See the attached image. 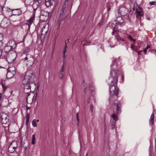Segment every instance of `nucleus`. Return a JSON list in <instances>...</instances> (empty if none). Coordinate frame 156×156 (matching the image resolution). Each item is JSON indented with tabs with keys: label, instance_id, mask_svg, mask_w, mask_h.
<instances>
[{
	"label": "nucleus",
	"instance_id": "obj_37",
	"mask_svg": "<svg viewBox=\"0 0 156 156\" xmlns=\"http://www.w3.org/2000/svg\"><path fill=\"white\" fill-rule=\"evenodd\" d=\"M134 45H133V44L131 45L130 47L131 49L133 51H136V50H135L134 48L133 47Z\"/></svg>",
	"mask_w": 156,
	"mask_h": 156
},
{
	"label": "nucleus",
	"instance_id": "obj_57",
	"mask_svg": "<svg viewBox=\"0 0 156 156\" xmlns=\"http://www.w3.org/2000/svg\"><path fill=\"white\" fill-rule=\"evenodd\" d=\"M87 155H88V154H87H87H86V156H87Z\"/></svg>",
	"mask_w": 156,
	"mask_h": 156
},
{
	"label": "nucleus",
	"instance_id": "obj_48",
	"mask_svg": "<svg viewBox=\"0 0 156 156\" xmlns=\"http://www.w3.org/2000/svg\"><path fill=\"white\" fill-rule=\"evenodd\" d=\"M150 48V46L149 45H147V47H146V48H146V49H147H147H148L149 48Z\"/></svg>",
	"mask_w": 156,
	"mask_h": 156
},
{
	"label": "nucleus",
	"instance_id": "obj_22",
	"mask_svg": "<svg viewBox=\"0 0 156 156\" xmlns=\"http://www.w3.org/2000/svg\"><path fill=\"white\" fill-rule=\"evenodd\" d=\"M60 16L59 20H60V21H62L63 19H65L66 17V15L64 14V12L63 13L62 12H61L60 13Z\"/></svg>",
	"mask_w": 156,
	"mask_h": 156
},
{
	"label": "nucleus",
	"instance_id": "obj_39",
	"mask_svg": "<svg viewBox=\"0 0 156 156\" xmlns=\"http://www.w3.org/2000/svg\"><path fill=\"white\" fill-rule=\"evenodd\" d=\"M155 4V2L154 1H152L149 3V5H154Z\"/></svg>",
	"mask_w": 156,
	"mask_h": 156
},
{
	"label": "nucleus",
	"instance_id": "obj_54",
	"mask_svg": "<svg viewBox=\"0 0 156 156\" xmlns=\"http://www.w3.org/2000/svg\"><path fill=\"white\" fill-rule=\"evenodd\" d=\"M38 121H39V120H36V122H37V123H38Z\"/></svg>",
	"mask_w": 156,
	"mask_h": 156
},
{
	"label": "nucleus",
	"instance_id": "obj_63",
	"mask_svg": "<svg viewBox=\"0 0 156 156\" xmlns=\"http://www.w3.org/2000/svg\"><path fill=\"white\" fill-rule=\"evenodd\" d=\"M91 92H92V90H91Z\"/></svg>",
	"mask_w": 156,
	"mask_h": 156
},
{
	"label": "nucleus",
	"instance_id": "obj_6",
	"mask_svg": "<svg viewBox=\"0 0 156 156\" xmlns=\"http://www.w3.org/2000/svg\"><path fill=\"white\" fill-rule=\"evenodd\" d=\"M49 13L45 11H42L41 13L40 16L41 20L42 21H45L48 19V18Z\"/></svg>",
	"mask_w": 156,
	"mask_h": 156
},
{
	"label": "nucleus",
	"instance_id": "obj_32",
	"mask_svg": "<svg viewBox=\"0 0 156 156\" xmlns=\"http://www.w3.org/2000/svg\"><path fill=\"white\" fill-rule=\"evenodd\" d=\"M66 7V6L65 5H63L62 9H61V12H62L63 13L64 12Z\"/></svg>",
	"mask_w": 156,
	"mask_h": 156
},
{
	"label": "nucleus",
	"instance_id": "obj_51",
	"mask_svg": "<svg viewBox=\"0 0 156 156\" xmlns=\"http://www.w3.org/2000/svg\"><path fill=\"white\" fill-rule=\"evenodd\" d=\"M93 100H94V103H95L96 102V101H95V99L94 98V97L93 98Z\"/></svg>",
	"mask_w": 156,
	"mask_h": 156
},
{
	"label": "nucleus",
	"instance_id": "obj_16",
	"mask_svg": "<svg viewBox=\"0 0 156 156\" xmlns=\"http://www.w3.org/2000/svg\"><path fill=\"white\" fill-rule=\"evenodd\" d=\"M7 43L8 44V45H9L10 46L11 48H12L13 49H14L16 47L15 41L13 40L10 41Z\"/></svg>",
	"mask_w": 156,
	"mask_h": 156
},
{
	"label": "nucleus",
	"instance_id": "obj_55",
	"mask_svg": "<svg viewBox=\"0 0 156 156\" xmlns=\"http://www.w3.org/2000/svg\"><path fill=\"white\" fill-rule=\"evenodd\" d=\"M29 108V107H28L27 106V110Z\"/></svg>",
	"mask_w": 156,
	"mask_h": 156
},
{
	"label": "nucleus",
	"instance_id": "obj_42",
	"mask_svg": "<svg viewBox=\"0 0 156 156\" xmlns=\"http://www.w3.org/2000/svg\"><path fill=\"white\" fill-rule=\"evenodd\" d=\"M26 119H28L29 120L30 119V115L29 114H28L26 116Z\"/></svg>",
	"mask_w": 156,
	"mask_h": 156
},
{
	"label": "nucleus",
	"instance_id": "obj_1",
	"mask_svg": "<svg viewBox=\"0 0 156 156\" xmlns=\"http://www.w3.org/2000/svg\"><path fill=\"white\" fill-rule=\"evenodd\" d=\"M110 75L109 78V80L111 81L109 88L110 95L109 100L110 102L112 100L114 96H116V98H117L119 94V89L116 87L118 81V75L113 71L110 73Z\"/></svg>",
	"mask_w": 156,
	"mask_h": 156
},
{
	"label": "nucleus",
	"instance_id": "obj_28",
	"mask_svg": "<svg viewBox=\"0 0 156 156\" xmlns=\"http://www.w3.org/2000/svg\"><path fill=\"white\" fill-rule=\"evenodd\" d=\"M8 71H11L12 72V71H15V68L14 66H12L9 67L8 69Z\"/></svg>",
	"mask_w": 156,
	"mask_h": 156
},
{
	"label": "nucleus",
	"instance_id": "obj_45",
	"mask_svg": "<svg viewBox=\"0 0 156 156\" xmlns=\"http://www.w3.org/2000/svg\"><path fill=\"white\" fill-rule=\"evenodd\" d=\"M2 49H0V57L2 55Z\"/></svg>",
	"mask_w": 156,
	"mask_h": 156
},
{
	"label": "nucleus",
	"instance_id": "obj_17",
	"mask_svg": "<svg viewBox=\"0 0 156 156\" xmlns=\"http://www.w3.org/2000/svg\"><path fill=\"white\" fill-rule=\"evenodd\" d=\"M15 73V72L12 71V72L8 71L7 73V77L9 79H10L12 77Z\"/></svg>",
	"mask_w": 156,
	"mask_h": 156
},
{
	"label": "nucleus",
	"instance_id": "obj_40",
	"mask_svg": "<svg viewBox=\"0 0 156 156\" xmlns=\"http://www.w3.org/2000/svg\"><path fill=\"white\" fill-rule=\"evenodd\" d=\"M68 42H69L68 39L65 42V47H66L67 44L68 43Z\"/></svg>",
	"mask_w": 156,
	"mask_h": 156
},
{
	"label": "nucleus",
	"instance_id": "obj_2",
	"mask_svg": "<svg viewBox=\"0 0 156 156\" xmlns=\"http://www.w3.org/2000/svg\"><path fill=\"white\" fill-rule=\"evenodd\" d=\"M35 76L31 71H27L26 72L24 79L23 80V83L31 85L33 84L34 81Z\"/></svg>",
	"mask_w": 156,
	"mask_h": 156
},
{
	"label": "nucleus",
	"instance_id": "obj_15",
	"mask_svg": "<svg viewBox=\"0 0 156 156\" xmlns=\"http://www.w3.org/2000/svg\"><path fill=\"white\" fill-rule=\"evenodd\" d=\"M138 9H136V17H137L138 16H143L144 15L143 13L142 12V9L140 8V6L138 7Z\"/></svg>",
	"mask_w": 156,
	"mask_h": 156
},
{
	"label": "nucleus",
	"instance_id": "obj_9",
	"mask_svg": "<svg viewBox=\"0 0 156 156\" xmlns=\"http://www.w3.org/2000/svg\"><path fill=\"white\" fill-rule=\"evenodd\" d=\"M35 18V15L33 14L31 16L30 19L27 21L26 24L28 26V30H29L30 29L31 25L32 24L33 21L34 20Z\"/></svg>",
	"mask_w": 156,
	"mask_h": 156
},
{
	"label": "nucleus",
	"instance_id": "obj_13",
	"mask_svg": "<svg viewBox=\"0 0 156 156\" xmlns=\"http://www.w3.org/2000/svg\"><path fill=\"white\" fill-rule=\"evenodd\" d=\"M12 12L13 15H20L22 13V11L19 9H12Z\"/></svg>",
	"mask_w": 156,
	"mask_h": 156
},
{
	"label": "nucleus",
	"instance_id": "obj_25",
	"mask_svg": "<svg viewBox=\"0 0 156 156\" xmlns=\"http://www.w3.org/2000/svg\"><path fill=\"white\" fill-rule=\"evenodd\" d=\"M35 135L34 134L32 135V142H31L32 144L34 145L35 144Z\"/></svg>",
	"mask_w": 156,
	"mask_h": 156
},
{
	"label": "nucleus",
	"instance_id": "obj_56",
	"mask_svg": "<svg viewBox=\"0 0 156 156\" xmlns=\"http://www.w3.org/2000/svg\"><path fill=\"white\" fill-rule=\"evenodd\" d=\"M68 1L69 0H66V2H68Z\"/></svg>",
	"mask_w": 156,
	"mask_h": 156
},
{
	"label": "nucleus",
	"instance_id": "obj_50",
	"mask_svg": "<svg viewBox=\"0 0 156 156\" xmlns=\"http://www.w3.org/2000/svg\"><path fill=\"white\" fill-rule=\"evenodd\" d=\"M142 52V51H137L138 54V55H139L140 54L141 52Z\"/></svg>",
	"mask_w": 156,
	"mask_h": 156
},
{
	"label": "nucleus",
	"instance_id": "obj_18",
	"mask_svg": "<svg viewBox=\"0 0 156 156\" xmlns=\"http://www.w3.org/2000/svg\"><path fill=\"white\" fill-rule=\"evenodd\" d=\"M64 63H63L62 67L60 70L59 73V77L60 78H62L64 76L63 72L64 71Z\"/></svg>",
	"mask_w": 156,
	"mask_h": 156
},
{
	"label": "nucleus",
	"instance_id": "obj_12",
	"mask_svg": "<svg viewBox=\"0 0 156 156\" xmlns=\"http://www.w3.org/2000/svg\"><path fill=\"white\" fill-rule=\"evenodd\" d=\"M116 20L115 21V23L116 25L119 24L121 26L124 25V20L122 19L121 16H117Z\"/></svg>",
	"mask_w": 156,
	"mask_h": 156
},
{
	"label": "nucleus",
	"instance_id": "obj_59",
	"mask_svg": "<svg viewBox=\"0 0 156 156\" xmlns=\"http://www.w3.org/2000/svg\"><path fill=\"white\" fill-rule=\"evenodd\" d=\"M155 147V151H156V147Z\"/></svg>",
	"mask_w": 156,
	"mask_h": 156
},
{
	"label": "nucleus",
	"instance_id": "obj_38",
	"mask_svg": "<svg viewBox=\"0 0 156 156\" xmlns=\"http://www.w3.org/2000/svg\"><path fill=\"white\" fill-rule=\"evenodd\" d=\"M93 106L92 104H91L90 105V109L92 112H93Z\"/></svg>",
	"mask_w": 156,
	"mask_h": 156
},
{
	"label": "nucleus",
	"instance_id": "obj_46",
	"mask_svg": "<svg viewBox=\"0 0 156 156\" xmlns=\"http://www.w3.org/2000/svg\"><path fill=\"white\" fill-rule=\"evenodd\" d=\"M147 50V49H146V48H145L143 50V51L145 53V54H146Z\"/></svg>",
	"mask_w": 156,
	"mask_h": 156
},
{
	"label": "nucleus",
	"instance_id": "obj_49",
	"mask_svg": "<svg viewBox=\"0 0 156 156\" xmlns=\"http://www.w3.org/2000/svg\"><path fill=\"white\" fill-rule=\"evenodd\" d=\"M76 118H77V120L78 122H79V118H78V113H77V115H76Z\"/></svg>",
	"mask_w": 156,
	"mask_h": 156
},
{
	"label": "nucleus",
	"instance_id": "obj_29",
	"mask_svg": "<svg viewBox=\"0 0 156 156\" xmlns=\"http://www.w3.org/2000/svg\"><path fill=\"white\" fill-rule=\"evenodd\" d=\"M30 49V48L29 47H26L24 50V53H27L29 51Z\"/></svg>",
	"mask_w": 156,
	"mask_h": 156
},
{
	"label": "nucleus",
	"instance_id": "obj_52",
	"mask_svg": "<svg viewBox=\"0 0 156 156\" xmlns=\"http://www.w3.org/2000/svg\"><path fill=\"white\" fill-rule=\"evenodd\" d=\"M111 8L110 7H108L107 9L108 11H109L110 9Z\"/></svg>",
	"mask_w": 156,
	"mask_h": 156
},
{
	"label": "nucleus",
	"instance_id": "obj_20",
	"mask_svg": "<svg viewBox=\"0 0 156 156\" xmlns=\"http://www.w3.org/2000/svg\"><path fill=\"white\" fill-rule=\"evenodd\" d=\"M4 49L5 52H9L13 49L12 48H11V47H10V46L9 45H8V44L7 43L6 46L5 47Z\"/></svg>",
	"mask_w": 156,
	"mask_h": 156
},
{
	"label": "nucleus",
	"instance_id": "obj_31",
	"mask_svg": "<svg viewBox=\"0 0 156 156\" xmlns=\"http://www.w3.org/2000/svg\"><path fill=\"white\" fill-rule=\"evenodd\" d=\"M128 38L130 41H135L136 40L135 39H133L132 37H131V36H129L128 37Z\"/></svg>",
	"mask_w": 156,
	"mask_h": 156
},
{
	"label": "nucleus",
	"instance_id": "obj_61",
	"mask_svg": "<svg viewBox=\"0 0 156 156\" xmlns=\"http://www.w3.org/2000/svg\"><path fill=\"white\" fill-rule=\"evenodd\" d=\"M155 147H156V145H155Z\"/></svg>",
	"mask_w": 156,
	"mask_h": 156
},
{
	"label": "nucleus",
	"instance_id": "obj_41",
	"mask_svg": "<svg viewBox=\"0 0 156 156\" xmlns=\"http://www.w3.org/2000/svg\"><path fill=\"white\" fill-rule=\"evenodd\" d=\"M67 47H65L63 49V51H62V53H65L66 51V48Z\"/></svg>",
	"mask_w": 156,
	"mask_h": 156
},
{
	"label": "nucleus",
	"instance_id": "obj_3",
	"mask_svg": "<svg viewBox=\"0 0 156 156\" xmlns=\"http://www.w3.org/2000/svg\"><path fill=\"white\" fill-rule=\"evenodd\" d=\"M127 9L124 7L120 8L117 13H116V16H125L127 14Z\"/></svg>",
	"mask_w": 156,
	"mask_h": 156
},
{
	"label": "nucleus",
	"instance_id": "obj_36",
	"mask_svg": "<svg viewBox=\"0 0 156 156\" xmlns=\"http://www.w3.org/2000/svg\"><path fill=\"white\" fill-rule=\"evenodd\" d=\"M119 39L121 41H124V39L122 38L121 37H119V38H117L116 39H114V40L115 41H117V40Z\"/></svg>",
	"mask_w": 156,
	"mask_h": 156
},
{
	"label": "nucleus",
	"instance_id": "obj_5",
	"mask_svg": "<svg viewBox=\"0 0 156 156\" xmlns=\"http://www.w3.org/2000/svg\"><path fill=\"white\" fill-rule=\"evenodd\" d=\"M114 105L116 106V109L115 111H114V112L117 114H118L121 112V103L119 101L116 100L114 101Z\"/></svg>",
	"mask_w": 156,
	"mask_h": 156
},
{
	"label": "nucleus",
	"instance_id": "obj_4",
	"mask_svg": "<svg viewBox=\"0 0 156 156\" xmlns=\"http://www.w3.org/2000/svg\"><path fill=\"white\" fill-rule=\"evenodd\" d=\"M17 147V142L16 141H13L10 144L8 148V151L10 153L14 152L15 149Z\"/></svg>",
	"mask_w": 156,
	"mask_h": 156
},
{
	"label": "nucleus",
	"instance_id": "obj_53",
	"mask_svg": "<svg viewBox=\"0 0 156 156\" xmlns=\"http://www.w3.org/2000/svg\"><path fill=\"white\" fill-rule=\"evenodd\" d=\"M2 95L1 94H0V100L1 99V98H2Z\"/></svg>",
	"mask_w": 156,
	"mask_h": 156
},
{
	"label": "nucleus",
	"instance_id": "obj_34",
	"mask_svg": "<svg viewBox=\"0 0 156 156\" xmlns=\"http://www.w3.org/2000/svg\"><path fill=\"white\" fill-rule=\"evenodd\" d=\"M1 38H0V46L2 45V38H3L2 35H1Z\"/></svg>",
	"mask_w": 156,
	"mask_h": 156
},
{
	"label": "nucleus",
	"instance_id": "obj_21",
	"mask_svg": "<svg viewBox=\"0 0 156 156\" xmlns=\"http://www.w3.org/2000/svg\"><path fill=\"white\" fill-rule=\"evenodd\" d=\"M154 122V114H152L151 115L150 119L149 120V124L152 125L153 124Z\"/></svg>",
	"mask_w": 156,
	"mask_h": 156
},
{
	"label": "nucleus",
	"instance_id": "obj_58",
	"mask_svg": "<svg viewBox=\"0 0 156 156\" xmlns=\"http://www.w3.org/2000/svg\"><path fill=\"white\" fill-rule=\"evenodd\" d=\"M151 146H150V150L151 149Z\"/></svg>",
	"mask_w": 156,
	"mask_h": 156
},
{
	"label": "nucleus",
	"instance_id": "obj_33",
	"mask_svg": "<svg viewBox=\"0 0 156 156\" xmlns=\"http://www.w3.org/2000/svg\"><path fill=\"white\" fill-rule=\"evenodd\" d=\"M115 121H113L111 123V126H112V129L115 126Z\"/></svg>",
	"mask_w": 156,
	"mask_h": 156
},
{
	"label": "nucleus",
	"instance_id": "obj_44",
	"mask_svg": "<svg viewBox=\"0 0 156 156\" xmlns=\"http://www.w3.org/2000/svg\"><path fill=\"white\" fill-rule=\"evenodd\" d=\"M29 122V120L28 119H26V125H27Z\"/></svg>",
	"mask_w": 156,
	"mask_h": 156
},
{
	"label": "nucleus",
	"instance_id": "obj_27",
	"mask_svg": "<svg viewBox=\"0 0 156 156\" xmlns=\"http://www.w3.org/2000/svg\"><path fill=\"white\" fill-rule=\"evenodd\" d=\"M1 83L2 86L3 88V91L7 89V87L5 86L4 84L2 81Z\"/></svg>",
	"mask_w": 156,
	"mask_h": 156
},
{
	"label": "nucleus",
	"instance_id": "obj_8",
	"mask_svg": "<svg viewBox=\"0 0 156 156\" xmlns=\"http://www.w3.org/2000/svg\"><path fill=\"white\" fill-rule=\"evenodd\" d=\"M25 61H26L27 62H28L29 63L32 64L33 63L34 61L33 56L29 54H27L26 57L24 58Z\"/></svg>",
	"mask_w": 156,
	"mask_h": 156
},
{
	"label": "nucleus",
	"instance_id": "obj_43",
	"mask_svg": "<svg viewBox=\"0 0 156 156\" xmlns=\"http://www.w3.org/2000/svg\"><path fill=\"white\" fill-rule=\"evenodd\" d=\"M9 57H8V58H7V61L8 62H12V61H10H10H9L8 60V59L9 60ZM14 58H13L12 59V62H13V61H14Z\"/></svg>",
	"mask_w": 156,
	"mask_h": 156
},
{
	"label": "nucleus",
	"instance_id": "obj_10",
	"mask_svg": "<svg viewBox=\"0 0 156 156\" xmlns=\"http://www.w3.org/2000/svg\"><path fill=\"white\" fill-rule=\"evenodd\" d=\"M1 121L3 123H6L9 122L8 116L5 113H2L1 115Z\"/></svg>",
	"mask_w": 156,
	"mask_h": 156
},
{
	"label": "nucleus",
	"instance_id": "obj_14",
	"mask_svg": "<svg viewBox=\"0 0 156 156\" xmlns=\"http://www.w3.org/2000/svg\"><path fill=\"white\" fill-rule=\"evenodd\" d=\"M48 25H45L43 27L41 31L42 35H45L47 33L48 31Z\"/></svg>",
	"mask_w": 156,
	"mask_h": 156
},
{
	"label": "nucleus",
	"instance_id": "obj_30",
	"mask_svg": "<svg viewBox=\"0 0 156 156\" xmlns=\"http://www.w3.org/2000/svg\"><path fill=\"white\" fill-rule=\"evenodd\" d=\"M116 26H117V25H115L113 28V31L112 32L113 34H114L115 33H116L118 30L116 28Z\"/></svg>",
	"mask_w": 156,
	"mask_h": 156
},
{
	"label": "nucleus",
	"instance_id": "obj_62",
	"mask_svg": "<svg viewBox=\"0 0 156 156\" xmlns=\"http://www.w3.org/2000/svg\"><path fill=\"white\" fill-rule=\"evenodd\" d=\"M1 8L2 9H3V8H2V7H1Z\"/></svg>",
	"mask_w": 156,
	"mask_h": 156
},
{
	"label": "nucleus",
	"instance_id": "obj_35",
	"mask_svg": "<svg viewBox=\"0 0 156 156\" xmlns=\"http://www.w3.org/2000/svg\"><path fill=\"white\" fill-rule=\"evenodd\" d=\"M87 102L88 104H92V102H91V100L90 99V98H89L87 100Z\"/></svg>",
	"mask_w": 156,
	"mask_h": 156
},
{
	"label": "nucleus",
	"instance_id": "obj_24",
	"mask_svg": "<svg viewBox=\"0 0 156 156\" xmlns=\"http://www.w3.org/2000/svg\"><path fill=\"white\" fill-rule=\"evenodd\" d=\"M32 125L34 127H37L38 123H37V122H36V120L35 119H33L32 121Z\"/></svg>",
	"mask_w": 156,
	"mask_h": 156
},
{
	"label": "nucleus",
	"instance_id": "obj_60",
	"mask_svg": "<svg viewBox=\"0 0 156 156\" xmlns=\"http://www.w3.org/2000/svg\"><path fill=\"white\" fill-rule=\"evenodd\" d=\"M84 92H85V90H84Z\"/></svg>",
	"mask_w": 156,
	"mask_h": 156
},
{
	"label": "nucleus",
	"instance_id": "obj_47",
	"mask_svg": "<svg viewBox=\"0 0 156 156\" xmlns=\"http://www.w3.org/2000/svg\"><path fill=\"white\" fill-rule=\"evenodd\" d=\"M65 53H63V56H62V58H63V59H64L65 58H66V56H65Z\"/></svg>",
	"mask_w": 156,
	"mask_h": 156
},
{
	"label": "nucleus",
	"instance_id": "obj_19",
	"mask_svg": "<svg viewBox=\"0 0 156 156\" xmlns=\"http://www.w3.org/2000/svg\"><path fill=\"white\" fill-rule=\"evenodd\" d=\"M54 0H45V4L46 6L49 7L51 6Z\"/></svg>",
	"mask_w": 156,
	"mask_h": 156
},
{
	"label": "nucleus",
	"instance_id": "obj_26",
	"mask_svg": "<svg viewBox=\"0 0 156 156\" xmlns=\"http://www.w3.org/2000/svg\"><path fill=\"white\" fill-rule=\"evenodd\" d=\"M116 60L115 58H114L113 60L112 64L111 66V70L110 72L111 71H114L115 72L113 66V63H115V62Z\"/></svg>",
	"mask_w": 156,
	"mask_h": 156
},
{
	"label": "nucleus",
	"instance_id": "obj_11",
	"mask_svg": "<svg viewBox=\"0 0 156 156\" xmlns=\"http://www.w3.org/2000/svg\"><path fill=\"white\" fill-rule=\"evenodd\" d=\"M41 2V0H34L32 6L34 10L36 9L39 6Z\"/></svg>",
	"mask_w": 156,
	"mask_h": 156
},
{
	"label": "nucleus",
	"instance_id": "obj_7",
	"mask_svg": "<svg viewBox=\"0 0 156 156\" xmlns=\"http://www.w3.org/2000/svg\"><path fill=\"white\" fill-rule=\"evenodd\" d=\"M24 84V91L25 93L28 94L27 97V103H28V96L29 95V93L31 91L30 85L28 84H27L23 83Z\"/></svg>",
	"mask_w": 156,
	"mask_h": 156
},
{
	"label": "nucleus",
	"instance_id": "obj_23",
	"mask_svg": "<svg viewBox=\"0 0 156 156\" xmlns=\"http://www.w3.org/2000/svg\"><path fill=\"white\" fill-rule=\"evenodd\" d=\"M111 117L115 121H116L118 120V119L117 116L114 113H113L112 114Z\"/></svg>",
	"mask_w": 156,
	"mask_h": 156
}]
</instances>
